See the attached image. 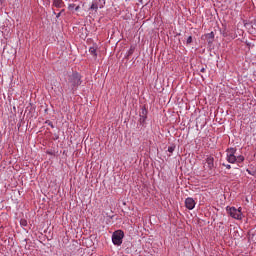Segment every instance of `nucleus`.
Returning a JSON list of instances; mask_svg holds the SVG:
<instances>
[{
    "mask_svg": "<svg viewBox=\"0 0 256 256\" xmlns=\"http://www.w3.org/2000/svg\"><path fill=\"white\" fill-rule=\"evenodd\" d=\"M65 81L70 89H75L81 85V74L79 72H72L67 74Z\"/></svg>",
    "mask_w": 256,
    "mask_h": 256,
    "instance_id": "1",
    "label": "nucleus"
},
{
    "mask_svg": "<svg viewBox=\"0 0 256 256\" xmlns=\"http://www.w3.org/2000/svg\"><path fill=\"white\" fill-rule=\"evenodd\" d=\"M235 153H237V149L235 148H228L226 150V161H228V163H237V156H235Z\"/></svg>",
    "mask_w": 256,
    "mask_h": 256,
    "instance_id": "2",
    "label": "nucleus"
},
{
    "mask_svg": "<svg viewBox=\"0 0 256 256\" xmlns=\"http://www.w3.org/2000/svg\"><path fill=\"white\" fill-rule=\"evenodd\" d=\"M123 237H125V233L122 230H117L112 235V243L114 245H121L123 243Z\"/></svg>",
    "mask_w": 256,
    "mask_h": 256,
    "instance_id": "3",
    "label": "nucleus"
},
{
    "mask_svg": "<svg viewBox=\"0 0 256 256\" xmlns=\"http://www.w3.org/2000/svg\"><path fill=\"white\" fill-rule=\"evenodd\" d=\"M226 210L228 211L230 217H232L233 219H238L241 220L242 219V215L243 213L241 212V207L240 208H235V207H227Z\"/></svg>",
    "mask_w": 256,
    "mask_h": 256,
    "instance_id": "4",
    "label": "nucleus"
},
{
    "mask_svg": "<svg viewBox=\"0 0 256 256\" xmlns=\"http://www.w3.org/2000/svg\"><path fill=\"white\" fill-rule=\"evenodd\" d=\"M103 7H105V0H93L90 11L97 13L98 9H103Z\"/></svg>",
    "mask_w": 256,
    "mask_h": 256,
    "instance_id": "5",
    "label": "nucleus"
},
{
    "mask_svg": "<svg viewBox=\"0 0 256 256\" xmlns=\"http://www.w3.org/2000/svg\"><path fill=\"white\" fill-rule=\"evenodd\" d=\"M206 164L208 169L212 171V169H215V158H213V156H208L206 158Z\"/></svg>",
    "mask_w": 256,
    "mask_h": 256,
    "instance_id": "6",
    "label": "nucleus"
},
{
    "mask_svg": "<svg viewBox=\"0 0 256 256\" xmlns=\"http://www.w3.org/2000/svg\"><path fill=\"white\" fill-rule=\"evenodd\" d=\"M185 207H187L190 211L195 209V200L191 197L186 198Z\"/></svg>",
    "mask_w": 256,
    "mask_h": 256,
    "instance_id": "7",
    "label": "nucleus"
},
{
    "mask_svg": "<svg viewBox=\"0 0 256 256\" xmlns=\"http://www.w3.org/2000/svg\"><path fill=\"white\" fill-rule=\"evenodd\" d=\"M53 5L54 7H57V9H61L62 7H65V2H63V0H54Z\"/></svg>",
    "mask_w": 256,
    "mask_h": 256,
    "instance_id": "8",
    "label": "nucleus"
},
{
    "mask_svg": "<svg viewBox=\"0 0 256 256\" xmlns=\"http://www.w3.org/2000/svg\"><path fill=\"white\" fill-rule=\"evenodd\" d=\"M145 119H147V109H142V118L140 119L141 123H145Z\"/></svg>",
    "mask_w": 256,
    "mask_h": 256,
    "instance_id": "9",
    "label": "nucleus"
},
{
    "mask_svg": "<svg viewBox=\"0 0 256 256\" xmlns=\"http://www.w3.org/2000/svg\"><path fill=\"white\" fill-rule=\"evenodd\" d=\"M243 161H245V157L243 155L236 157V163H243Z\"/></svg>",
    "mask_w": 256,
    "mask_h": 256,
    "instance_id": "10",
    "label": "nucleus"
},
{
    "mask_svg": "<svg viewBox=\"0 0 256 256\" xmlns=\"http://www.w3.org/2000/svg\"><path fill=\"white\" fill-rule=\"evenodd\" d=\"M89 53H91V55H94V57H97V50L94 47H91L89 49Z\"/></svg>",
    "mask_w": 256,
    "mask_h": 256,
    "instance_id": "11",
    "label": "nucleus"
},
{
    "mask_svg": "<svg viewBox=\"0 0 256 256\" xmlns=\"http://www.w3.org/2000/svg\"><path fill=\"white\" fill-rule=\"evenodd\" d=\"M20 225H21V227H27V220L21 219L20 220Z\"/></svg>",
    "mask_w": 256,
    "mask_h": 256,
    "instance_id": "12",
    "label": "nucleus"
},
{
    "mask_svg": "<svg viewBox=\"0 0 256 256\" xmlns=\"http://www.w3.org/2000/svg\"><path fill=\"white\" fill-rule=\"evenodd\" d=\"M187 45H191V43H193V37L189 36L186 40Z\"/></svg>",
    "mask_w": 256,
    "mask_h": 256,
    "instance_id": "13",
    "label": "nucleus"
},
{
    "mask_svg": "<svg viewBox=\"0 0 256 256\" xmlns=\"http://www.w3.org/2000/svg\"><path fill=\"white\" fill-rule=\"evenodd\" d=\"M173 151H175V146H169L168 147V152L173 153Z\"/></svg>",
    "mask_w": 256,
    "mask_h": 256,
    "instance_id": "14",
    "label": "nucleus"
},
{
    "mask_svg": "<svg viewBox=\"0 0 256 256\" xmlns=\"http://www.w3.org/2000/svg\"><path fill=\"white\" fill-rule=\"evenodd\" d=\"M246 171H247L248 175H253V176L255 175V172H253V171H251L249 169H247Z\"/></svg>",
    "mask_w": 256,
    "mask_h": 256,
    "instance_id": "15",
    "label": "nucleus"
},
{
    "mask_svg": "<svg viewBox=\"0 0 256 256\" xmlns=\"http://www.w3.org/2000/svg\"><path fill=\"white\" fill-rule=\"evenodd\" d=\"M224 167H226V169H231V165L229 164H223Z\"/></svg>",
    "mask_w": 256,
    "mask_h": 256,
    "instance_id": "16",
    "label": "nucleus"
},
{
    "mask_svg": "<svg viewBox=\"0 0 256 256\" xmlns=\"http://www.w3.org/2000/svg\"><path fill=\"white\" fill-rule=\"evenodd\" d=\"M61 17V12L56 15V18L59 19Z\"/></svg>",
    "mask_w": 256,
    "mask_h": 256,
    "instance_id": "17",
    "label": "nucleus"
},
{
    "mask_svg": "<svg viewBox=\"0 0 256 256\" xmlns=\"http://www.w3.org/2000/svg\"><path fill=\"white\" fill-rule=\"evenodd\" d=\"M201 73H205V68H201Z\"/></svg>",
    "mask_w": 256,
    "mask_h": 256,
    "instance_id": "18",
    "label": "nucleus"
},
{
    "mask_svg": "<svg viewBox=\"0 0 256 256\" xmlns=\"http://www.w3.org/2000/svg\"><path fill=\"white\" fill-rule=\"evenodd\" d=\"M48 125H50V127H52V129H53V123L52 122H49V124Z\"/></svg>",
    "mask_w": 256,
    "mask_h": 256,
    "instance_id": "19",
    "label": "nucleus"
},
{
    "mask_svg": "<svg viewBox=\"0 0 256 256\" xmlns=\"http://www.w3.org/2000/svg\"><path fill=\"white\" fill-rule=\"evenodd\" d=\"M75 11H79V6H77V7L75 8Z\"/></svg>",
    "mask_w": 256,
    "mask_h": 256,
    "instance_id": "20",
    "label": "nucleus"
},
{
    "mask_svg": "<svg viewBox=\"0 0 256 256\" xmlns=\"http://www.w3.org/2000/svg\"><path fill=\"white\" fill-rule=\"evenodd\" d=\"M210 35H212V36H213V32H211V33H210Z\"/></svg>",
    "mask_w": 256,
    "mask_h": 256,
    "instance_id": "21",
    "label": "nucleus"
}]
</instances>
